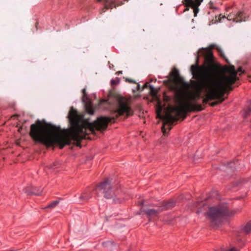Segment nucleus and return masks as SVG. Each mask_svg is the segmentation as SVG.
Returning <instances> with one entry per match:
<instances>
[{
  "label": "nucleus",
  "mask_w": 251,
  "mask_h": 251,
  "mask_svg": "<svg viewBox=\"0 0 251 251\" xmlns=\"http://www.w3.org/2000/svg\"><path fill=\"white\" fill-rule=\"evenodd\" d=\"M103 102L113 107L112 111L115 118L100 117L91 123L71 107L68 115L70 128L61 129L60 127L38 120L31 125L29 135L35 142L41 143L47 147L57 145L62 149L65 145H70L72 141L76 146L81 147V141L87 139V136L90 133L95 134L96 130H105L108 123L119 116L126 115L128 117L132 115L127 100L123 97L109 96L107 100H102L100 103Z\"/></svg>",
  "instance_id": "f257e3e1"
},
{
  "label": "nucleus",
  "mask_w": 251,
  "mask_h": 251,
  "mask_svg": "<svg viewBox=\"0 0 251 251\" xmlns=\"http://www.w3.org/2000/svg\"><path fill=\"white\" fill-rule=\"evenodd\" d=\"M213 49H215L226 63L230 64L222 49L216 45L212 44L209 48H201L199 50L196 56V64L192 65L190 69L193 77L197 80L192 82L195 92H191L189 90L188 83L183 82L184 87L177 90V93L175 94L178 105L167 107L163 115L161 114V109L157 113V117L163 122L162 131L164 135L167 133L166 126H167L169 130H171V126L174 122L177 121L178 117H182L184 119L187 112L203 110L201 105L196 104L195 102L201 98V93L205 87L208 86L205 80H207L210 71L214 70V56L211 51Z\"/></svg>",
  "instance_id": "f03ea898"
},
{
  "label": "nucleus",
  "mask_w": 251,
  "mask_h": 251,
  "mask_svg": "<svg viewBox=\"0 0 251 251\" xmlns=\"http://www.w3.org/2000/svg\"><path fill=\"white\" fill-rule=\"evenodd\" d=\"M214 70L210 71L203 92L205 93V98L202 100V103L206 104L210 100H215L216 97H224L228 91L232 90V84L235 81L234 74H230L229 76L224 75L220 79H218V71L214 63Z\"/></svg>",
  "instance_id": "7ed1b4c3"
},
{
  "label": "nucleus",
  "mask_w": 251,
  "mask_h": 251,
  "mask_svg": "<svg viewBox=\"0 0 251 251\" xmlns=\"http://www.w3.org/2000/svg\"><path fill=\"white\" fill-rule=\"evenodd\" d=\"M236 211H229L226 204L219 205L209 208L207 215L212 224L214 226H218L222 220L228 216H231Z\"/></svg>",
  "instance_id": "20e7f679"
},
{
  "label": "nucleus",
  "mask_w": 251,
  "mask_h": 251,
  "mask_svg": "<svg viewBox=\"0 0 251 251\" xmlns=\"http://www.w3.org/2000/svg\"><path fill=\"white\" fill-rule=\"evenodd\" d=\"M171 79L165 80L164 83L167 85L170 90L174 91L175 93H177L178 89H181L184 87L183 80L180 77L178 70L174 68L171 73Z\"/></svg>",
  "instance_id": "39448f33"
},
{
  "label": "nucleus",
  "mask_w": 251,
  "mask_h": 251,
  "mask_svg": "<svg viewBox=\"0 0 251 251\" xmlns=\"http://www.w3.org/2000/svg\"><path fill=\"white\" fill-rule=\"evenodd\" d=\"M97 190L100 191L104 194V197L106 199H113V202L115 203L120 202L119 200H116L114 195V194L111 189L110 182L108 179L101 182L97 187Z\"/></svg>",
  "instance_id": "423d86ee"
},
{
  "label": "nucleus",
  "mask_w": 251,
  "mask_h": 251,
  "mask_svg": "<svg viewBox=\"0 0 251 251\" xmlns=\"http://www.w3.org/2000/svg\"><path fill=\"white\" fill-rule=\"evenodd\" d=\"M175 206V203L173 201H169L168 202H162L158 206L157 209H144L143 211L149 217L154 216L157 215L158 213L163 211V210H167Z\"/></svg>",
  "instance_id": "0eeeda50"
},
{
  "label": "nucleus",
  "mask_w": 251,
  "mask_h": 251,
  "mask_svg": "<svg viewBox=\"0 0 251 251\" xmlns=\"http://www.w3.org/2000/svg\"><path fill=\"white\" fill-rule=\"evenodd\" d=\"M203 0H183V4L186 7V10H189V7L193 9L194 17H196L199 11V6L201 4Z\"/></svg>",
  "instance_id": "6e6552de"
},
{
  "label": "nucleus",
  "mask_w": 251,
  "mask_h": 251,
  "mask_svg": "<svg viewBox=\"0 0 251 251\" xmlns=\"http://www.w3.org/2000/svg\"><path fill=\"white\" fill-rule=\"evenodd\" d=\"M215 66H216V65H215ZM216 68L218 71V79H220L222 77V76H223L224 75H226V76H229L230 75V74H234V75H235L234 76H235V80L232 85L234 84L235 82H236V81L237 79H238V78L237 77L238 72L242 73L241 68H239L237 71H236L235 70V67L233 65H230L229 66H225L224 67L223 71L225 72V74H223L221 75L220 76H219L218 69L217 68V66H216Z\"/></svg>",
  "instance_id": "1a4fd4ad"
},
{
  "label": "nucleus",
  "mask_w": 251,
  "mask_h": 251,
  "mask_svg": "<svg viewBox=\"0 0 251 251\" xmlns=\"http://www.w3.org/2000/svg\"><path fill=\"white\" fill-rule=\"evenodd\" d=\"M227 19L228 20H232L236 23L246 21L245 13L241 11L230 13L228 15Z\"/></svg>",
  "instance_id": "9d476101"
},
{
  "label": "nucleus",
  "mask_w": 251,
  "mask_h": 251,
  "mask_svg": "<svg viewBox=\"0 0 251 251\" xmlns=\"http://www.w3.org/2000/svg\"><path fill=\"white\" fill-rule=\"evenodd\" d=\"M98 2L103 1L104 3V8L102 9L100 13L104 12L106 10L109 8L112 9L113 7L116 8L117 6L123 4V2L118 4L116 2V0H97Z\"/></svg>",
  "instance_id": "9b49d317"
},
{
  "label": "nucleus",
  "mask_w": 251,
  "mask_h": 251,
  "mask_svg": "<svg viewBox=\"0 0 251 251\" xmlns=\"http://www.w3.org/2000/svg\"><path fill=\"white\" fill-rule=\"evenodd\" d=\"M91 198V195L88 192H84L79 197V202L82 203L87 202Z\"/></svg>",
  "instance_id": "f8f14e48"
},
{
  "label": "nucleus",
  "mask_w": 251,
  "mask_h": 251,
  "mask_svg": "<svg viewBox=\"0 0 251 251\" xmlns=\"http://www.w3.org/2000/svg\"><path fill=\"white\" fill-rule=\"evenodd\" d=\"M84 103L85 104L86 109L87 112L91 115L94 114V110L93 109V108L91 106L90 101H88L85 102Z\"/></svg>",
  "instance_id": "ddd939ff"
},
{
  "label": "nucleus",
  "mask_w": 251,
  "mask_h": 251,
  "mask_svg": "<svg viewBox=\"0 0 251 251\" xmlns=\"http://www.w3.org/2000/svg\"><path fill=\"white\" fill-rule=\"evenodd\" d=\"M215 99L217 100L216 101L212 102L210 103V105L211 106H214L219 103H221L225 100V99L223 98V97H222L221 98H220V97H217Z\"/></svg>",
  "instance_id": "4468645a"
},
{
  "label": "nucleus",
  "mask_w": 251,
  "mask_h": 251,
  "mask_svg": "<svg viewBox=\"0 0 251 251\" xmlns=\"http://www.w3.org/2000/svg\"><path fill=\"white\" fill-rule=\"evenodd\" d=\"M82 95H83L82 98V101L83 102H86L88 101H90V100L87 95L85 88H84L82 89Z\"/></svg>",
  "instance_id": "2eb2a0df"
},
{
  "label": "nucleus",
  "mask_w": 251,
  "mask_h": 251,
  "mask_svg": "<svg viewBox=\"0 0 251 251\" xmlns=\"http://www.w3.org/2000/svg\"><path fill=\"white\" fill-rule=\"evenodd\" d=\"M244 231L248 233L251 231V222L248 223L244 228Z\"/></svg>",
  "instance_id": "dca6fc26"
},
{
  "label": "nucleus",
  "mask_w": 251,
  "mask_h": 251,
  "mask_svg": "<svg viewBox=\"0 0 251 251\" xmlns=\"http://www.w3.org/2000/svg\"><path fill=\"white\" fill-rule=\"evenodd\" d=\"M59 201H54L51 202L48 206L46 207V208H53L55 207L58 203Z\"/></svg>",
  "instance_id": "f3484780"
},
{
  "label": "nucleus",
  "mask_w": 251,
  "mask_h": 251,
  "mask_svg": "<svg viewBox=\"0 0 251 251\" xmlns=\"http://www.w3.org/2000/svg\"><path fill=\"white\" fill-rule=\"evenodd\" d=\"M25 192L28 194H34L35 195H41L40 192H36L34 190L29 191L28 189H25Z\"/></svg>",
  "instance_id": "a211bd4d"
},
{
  "label": "nucleus",
  "mask_w": 251,
  "mask_h": 251,
  "mask_svg": "<svg viewBox=\"0 0 251 251\" xmlns=\"http://www.w3.org/2000/svg\"><path fill=\"white\" fill-rule=\"evenodd\" d=\"M239 251L237 249H236L235 248H232L230 249H226L224 248H222L221 249L220 251Z\"/></svg>",
  "instance_id": "6ab92c4d"
},
{
  "label": "nucleus",
  "mask_w": 251,
  "mask_h": 251,
  "mask_svg": "<svg viewBox=\"0 0 251 251\" xmlns=\"http://www.w3.org/2000/svg\"><path fill=\"white\" fill-rule=\"evenodd\" d=\"M205 204V203L203 202H197L195 204V206L197 207L198 209H200V206H203Z\"/></svg>",
  "instance_id": "aec40b11"
},
{
  "label": "nucleus",
  "mask_w": 251,
  "mask_h": 251,
  "mask_svg": "<svg viewBox=\"0 0 251 251\" xmlns=\"http://www.w3.org/2000/svg\"><path fill=\"white\" fill-rule=\"evenodd\" d=\"M208 7L209 8L212 9H216V7L214 6L213 2H212L211 1H209V2L208 3Z\"/></svg>",
  "instance_id": "412c9836"
},
{
  "label": "nucleus",
  "mask_w": 251,
  "mask_h": 251,
  "mask_svg": "<svg viewBox=\"0 0 251 251\" xmlns=\"http://www.w3.org/2000/svg\"><path fill=\"white\" fill-rule=\"evenodd\" d=\"M126 81L130 83H136V81L132 79L126 78Z\"/></svg>",
  "instance_id": "4be33fe9"
},
{
  "label": "nucleus",
  "mask_w": 251,
  "mask_h": 251,
  "mask_svg": "<svg viewBox=\"0 0 251 251\" xmlns=\"http://www.w3.org/2000/svg\"><path fill=\"white\" fill-rule=\"evenodd\" d=\"M137 90L138 91H140V86L139 84H137Z\"/></svg>",
  "instance_id": "5701e85b"
},
{
  "label": "nucleus",
  "mask_w": 251,
  "mask_h": 251,
  "mask_svg": "<svg viewBox=\"0 0 251 251\" xmlns=\"http://www.w3.org/2000/svg\"><path fill=\"white\" fill-rule=\"evenodd\" d=\"M150 88H151V92H153V91H154V88L152 86H151Z\"/></svg>",
  "instance_id": "b1692460"
},
{
  "label": "nucleus",
  "mask_w": 251,
  "mask_h": 251,
  "mask_svg": "<svg viewBox=\"0 0 251 251\" xmlns=\"http://www.w3.org/2000/svg\"><path fill=\"white\" fill-rule=\"evenodd\" d=\"M148 87L147 84H145L144 86V87L142 88V90H143L145 88H146Z\"/></svg>",
  "instance_id": "393cba45"
},
{
  "label": "nucleus",
  "mask_w": 251,
  "mask_h": 251,
  "mask_svg": "<svg viewBox=\"0 0 251 251\" xmlns=\"http://www.w3.org/2000/svg\"><path fill=\"white\" fill-rule=\"evenodd\" d=\"M116 74L117 75H119V74H122V71H118L116 73Z\"/></svg>",
  "instance_id": "a878e982"
},
{
  "label": "nucleus",
  "mask_w": 251,
  "mask_h": 251,
  "mask_svg": "<svg viewBox=\"0 0 251 251\" xmlns=\"http://www.w3.org/2000/svg\"><path fill=\"white\" fill-rule=\"evenodd\" d=\"M201 212V210H198L197 211V213H200Z\"/></svg>",
  "instance_id": "bb28decb"
},
{
  "label": "nucleus",
  "mask_w": 251,
  "mask_h": 251,
  "mask_svg": "<svg viewBox=\"0 0 251 251\" xmlns=\"http://www.w3.org/2000/svg\"><path fill=\"white\" fill-rule=\"evenodd\" d=\"M169 100V98H167L166 99V100Z\"/></svg>",
  "instance_id": "cd10ccee"
},
{
  "label": "nucleus",
  "mask_w": 251,
  "mask_h": 251,
  "mask_svg": "<svg viewBox=\"0 0 251 251\" xmlns=\"http://www.w3.org/2000/svg\"><path fill=\"white\" fill-rule=\"evenodd\" d=\"M16 116H17V115H13L12 117H15Z\"/></svg>",
  "instance_id": "c85d7f7f"
},
{
  "label": "nucleus",
  "mask_w": 251,
  "mask_h": 251,
  "mask_svg": "<svg viewBox=\"0 0 251 251\" xmlns=\"http://www.w3.org/2000/svg\"><path fill=\"white\" fill-rule=\"evenodd\" d=\"M38 24V23H36V27H37V25Z\"/></svg>",
  "instance_id": "c756f323"
},
{
  "label": "nucleus",
  "mask_w": 251,
  "mask_h": 251,
  "mask_svg": "<svg viewBox=\"0 0 251 251\" xmlns=\"http://www.w3.org/2000/svg\"><path fill=\"white\" fill-rule=\"evenodd\" d=\"M143 203H141V205H143Z\"/></svg>",
  "instance_id": "7c9ffc66"
}]
</instances>
